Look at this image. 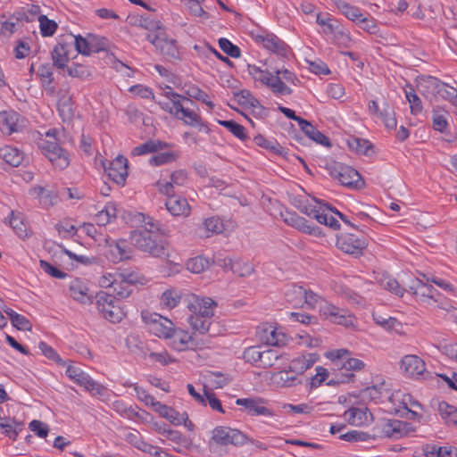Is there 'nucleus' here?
<instances>
[{"label":"nucleus","instance_id":"1","mask_svg":"<svg viewBox=\"0 0 457 457\" xmlns=\"http://www.w3.org/2000/svg\"><path fill=\"white\" fill-rule=\"evenodd\" d=\"M325 356L329 359L338 370L352 371L351 373H342L341 378H338L337 381L330 380L328 383V385L353 381L355 376L353 372L361 371L366 366L363 361L352 357L351 352L345 348L328 351L326 353Z\"/></svg>","mask_w":457,"mask_h":457},{"label":"nucleus","instance_id":"2","mask_svg":"<svg viewBox=\"0 0 457 457\" xmlns=\"http://www.w3.org/2000/svg\"><path fill=\"white\" fill-rule=\"evenodd\" d=\"M56 134V129L48 130L46 138L38 142V147L56 169L63 170L68 167L70 159L68 153L57 142Z\"/></svg>","mask_w":457,"mask_h":457},{"label":"nucleus","instance_id":"3","mask_svg":"<svg viewBox=\"0 0 457 457\" xmlns=\"http://www.w3.org/2000/svg\"><path fill=\"white\" fill-rule=\"evenodd\" d=\"M247 441V436L236 428L219 426L212 430V437L208 442V447L212 453H220V446L228 445H243Z\"/></svg>","mask_w":457,"mask_h":457},{"label":"nucleus","instance_id":"4","mask_svg":"<svg viewBox=\"0 0 457 457\" xmlns=\"http://www.w3.org/2000/svg\"><path fill=\"white\" fill-rule=\"evenodd\" d=\"M131 244L138 250L154 257L166 255V241L162 236L134 230L130 235Z\"/></svg>","mask_w":457,"mask_h":457},{"label":"nucleus","instance_id":"5","mask_svg":"<svg viewBox=\"0 0 457 457\" xmlns=\"http://www.w3.org/2000/svg\"><path fill=\"white\" fill-rule=\"evenodd\" d=\"M374 436L399 439L407 436L414 431L411 425L399 420L382 419L373 428Z\"/></svg>","mask_w":457,"mask_h":457},{"label":"nucleus","instance_id":"6","mask_svg":"<svg viewBox=\"0 0 457 457\" xmlns=\"http://www.w3.org/2000/svg\"><path fill=\"white\" fill-rule=\"evenodd\" d=\"M329 175L343 186L360 189L364 187V180L360 173L351 166L334 162L327 165Z\"/></svg>","mask_w":457,"mask_h":457},{"label":"nucleus","instance_id":"7","mask_svg":"<svg viewBox=\"0 0 457 457\" xmlns=\"http://www.w3.org/2000/svg\"><path fill=\"white\" fill-rule=\"evenodd\" d=\"M248 71L253 79L267 86L277 96H287L292 94V89L281 81L280 76H275L266 70H262L256 65H248Z\"/></svg>","mask_w":457,"mask_h":457},{"label":"nucleus","instance_id":"8","mask_svg":"<svg viewBox=\"0 0 457 457\" xmlns=\"http://www.w3.org/2000/svg\"><path fill=\"white\" fill-rule=\"evenodd\" d=\"M96 304L98 312L110 322L118 323L126 315L114 296L104 291H100L96 295Z\"/></svg>","mask_w":457,"mask_h":457},{"label":"nucleus","instance_id":"9","mask_svg":"<svg viewBox=\"0 0 457 457\" xmlns=\"http://www.w3.org/2000/svg\"><path fill=\"white\" fill-rule=\"evenodd\" d=\"M170 345L177 351H184L187 349H203L208 347L210 340L208 338H200L197 334L174 328L172 335L169 337Z\"/></svg>","mask_w":457,"mask_h":457},{"label":"nucleus","instance_id":"10","mask_svg":"<svg viewBox=\"0 0 457 457\" xmlns=\"http://www.w3.org/2000/svg\"><path fill=\"white\" fill-rule=\"evenodd\" d=\"M344 232L337 236V247L345 253L359 255L368 245L367 237L361 231Z\"/></svg>","mask_w":457,"mask_h":457},{"label":"nucleus","instance_id":"11","mask_svg":"<svg viewBox=\"0 0 457 457\" xmlns=\"http://www.w3.org/2000/svg\"><path fill=\"white\" fill-rule=\"evenodd\" d=\"M141 316L145 323L148 326L150 333L165 339H168L169 337L172 335L175 325L168 318L158 313H149L147 312H142Z\"/></svg>","mask_w":457,"mask_h":457},{"label":"nucleus","instance_id":"12","mask_svg":"<svg viewBox=\"0 0 457 457\" xmlns=\"http://www.w3.org/2000/svg\"><path fill=\"white\" fill-rule=\"evenodd\" d=\"M65 373L69 378L73 380L79 386H83L94 396H103L107 391L106 387L96 382L90 376L78 367L69 365Z\"/></svg>","mask_w":457,"mask_h":457},{"label":"nucleus","instance_id":"13","mask_svg":"<svg viewBox=\"0 0 457 457\" xmlns=\"http://www.w3.org/2000/svg\"><path fill=\"white\" fill-rule=\"evenodd\" d=\"M138 281V275L136 272L127 270L119 271V276H116V282L112 289L114 298L125 299L129 297Z\"/></svg>","mask_w":457,"mask_h":457},{"label":"nucleus","instance_id":"14","mask_svg":"<svg viewBox=\"0 0 457 457\" xmlns=\"http://www.w3.org/2000/svg\"><path fill=\"white\" fill-rule=\"evenodd\" d=\"M190 316L213 317L216 303L210 297H203L195 294L187 295L185 298Z\"/></svg>","mask_w":457,"mask_h":457},{"label":"nucleus","instance_id":"15","mask_svg":"<svg viewBox=\"0 0 457 457\" xmlns=\"http://www.w3.org/2000/svg\"><path fill=\"white\" fill-rule=\"evenodd\" d=\"M145 37L167 59H179V52L174 39L164 34L146 32Z\"/></svg>","mask_w":457,"mask_h":457},{"label":"nucleus","instance_id":"16","mask_svg":"<svg viewBox=\"0 0 457 457\" xmlns=\"http://www.w3.org/2000/svg\"><path fill=\"white\" fill-rule=\"evenodd\" d=\"M320 315L331 322L351 327L354 325L355 318L347 310L339 308L328 302H322L320 306Z\"/></svg>","mask_w":457,"mask_h":457},{"label":"nucleus","instance_id":"17","mask_svg":"<svg viewBox=\"0 0 457 457\" xmlns=\"http://www.w3.org/2000/svg\"><path fill=\"white\" fill-rule=\"evenodd\" d=\"M267 401L262 397L237 399L236 404L243 406L249 416L273 417L274 411L267 406Z\"/></svg>","mask_w":457,"mask_h":457},{"label":"nucleus","instance_id":"18","mask_svg":"<svg viewBox=\"0 0 457 457\" xmlns=\"http://www.w3.org/2000/svg\"><path fill=\"white\" fill-rule=\"evenodd\" d=\"M72 34L62 36L57 45L54 47L51 54L53 65L58 69L64 70L71 59V42Z\"/></svg>","mask_w":457,"mask_h":457},{"label":"nucleus","instance_id":"19","mask_svg":"<svg viewBox=\"0 0 457 457\" xmlns=\"http://www.w3.org/2000/svg\"><path fill=\"white\" fill-rule=\"evenodd\" d=\"M104 170L110 179L118 185H124L128 176V160L122 155H118L114 160L104 163Z\"/></svg>","mask_w":457,"mask_h":457},{"label":"nucleus","instance_id":"20","mask_svg":"<svg viewBox=\"0 0 457 457\" xmlns=\"http://www.w3.org/2000/svg\"><path fill=\"white\" fill-rule=\"evenodd\" d=\"M281 216L285 223L303 233L315 237L322 235L320 228L309 224L303 217L299 216L295 212L286 211L284 213H281Z\"/></svg>","mask_w":457,"mask_h":457},{"label":"nucleus","instance_id":"21","mask_svg":"<svg viewBox=\"0 0 457 457\" xmlns=\"http://www.w3.org/2000/svg\"><path fill=\"white\" fill-rule=\"evenodd\" d=\"M255 40L278 56L286 57L287 55L288 46L274 34H259L256 35Z\"/></svg>","mask_w":457,"mask_h":457},{"label":"nucleus","instance_id":"22","mask_svg":"<svg viewBox=\"0 0 457 457\" xmlns=\"http://www.w3.org/2000/svg\"><path fill=\"white\" fill-rule=\"evenodd\" d=\"M442 87V81L433 76H422L419 79L417 88L420 94L430 102L437 100L438 88Z\"/></svg>","mask_w":457,"mask_h":457},{"label":"nucleus","instance_id":"23","mask_svg":"<svg viewBox=\"0 0 457 457\" xmlns=\"http://www.w3.org/2000/svg\"><path fill=\"white\" fill-rule=\"evenodd\" d=\"M386 399L393 404L391 411L397 415L404 416L403 411L411 413L412 417L417 415V411L408 409V403L411 402V395L403 394L401 391H395L387 395Z\"/></svg>","mask_w":457,"mask_h":457},{"label":"nucleus","instance_id":"24","mask_svg":"<svg viewBox=\"0 0 457 457\" xmlns=\"http://www.w3.org/2000/svg\"><path fill=\"white\" fill-rule=\"evenodd\" d=\"M402 369L408 377L419 378L426 371V364L422 359L414 354H408L401 361Z\"/></svg>","mask_w":457,"mask_h":457},{"label":"nucleus","instance_id":"25","mask_svg":"<svg viewBox=\"0 0 457 457\" xmlns=\"http://www.w3.org/2000/svg\"><path fill=\"white\" fill-rule=\"evenodd\" d=\"M5 224L12 228L13 232L21 238L26 239L30 237L29 226L25 221L24 214L17 212L11 211L9 216L4 221Z\"/></svg>","mask_w":457,"mask_h":457},{"label":"nucleus","instance_id":"26","mask_svg":"<svg viewBox=\"0 0 457 457\" xmlns=\"http://www.w3.org/2000/svg\"><path fill=\"white\" fill-rule=\"evenodd\" d=\"M20 114L13 110L3 111L0 112V130L3 134L12 135L21 129L19 122Z\"/></svg>","mask_w":457,"mask_h":457},{"label":"nucleus","instance_id":"27","mask_svg":"<svg viewBox=\"0 0 457 457\" xmlns=\"http://www.w3.org/2000/svg\"><path fill=\"white\" fill-rule=\"evenodd\" d=\"M69 290L70 295L79 303L90 304L93 303V296L89 293L88 287L79 278H75L71 281Z\"/></svg>","mask_w":457,"mask_h":457},{"label":"nucleus","instance_id":"28","mask_svg":"<svg viewBox=\"0 0 457 457\" xmlns=\"http://www.w3.org/2000/svg\"><path fill=\"white\" fill-rule=\"evenodd\" d=\"M109 246V258L113 262L128 260L131 256V250L126 240H112L105 239Z\"/></svg>","mask_w":457,"mask_h":457},{"label":"nucleus","instance_id":"29","mask_svg":"<svg viewBox=\"0 0 457 457\" xmlns=\"http://www.w3.org/2000/svg\"><path fill=\"white\" fill-rule=\"evenodd\" d=\"M187 320L194 330L193 333L197 334L198 337L208 335L204 338H208L211 341V338L214 336V334L211 332L212 317L189 316Z\"/></svg>","mask_w":457,"mask_h":457},{"label":"nucleus","instance_id":"30","mask_svg":"<svg viewBox=\"0 0 457 457\" xmlns=\"http://www.w3.org/2000/svg\"><path fill=\"white\" fill-rule=\"evenodd\" d=\"M428 286V282H424L420 278H415L411 281L409 291L422 303L432 306V297L434 296L429 295Z\"/></svg>","mask_w":457,"mask_h":457},{"label":"nucleus","instance_id":"31","mask_svg":"<svg viewBox=\"0 0 457 457\" xmlns=\"http://www.w3.org/2000/svg\"><path fill=\"white\" fill-rule=\"evenodd\" d=\"M165 205L173 216H187L190 213V206L187 199L178 195L167 198Z\"/></svg>","mask_w":457,"mask_h":457},{"label":"nucleus","instance_id":"32","mask_svg":"<svg viewBox=\"0 0 457 457\" xmlns=\"http://www.w3.org/2000/svg\"><path fill=\"white\" fill-rule=\"evenodd\" d=\"M344 416L350 425L361 426L369 421V418H371L372 414L368 408L352 407L345 412Z\"/></svg>","mask_w":457,"mask_h":457},{"label":"nucleus","instance_id":"33","mask_svg":"<svg viewBox=\"0 0 457 457\" xmlns=\"http://www.w3.org/2000/svg\"><path fill=\"white\" fill-rule=\"evenodd\" d=\"M170 144L161 140H148L142 145L133 148V155H143L150 153H157L164 149L170 148Z\"/></svg>","mask_w":457,"mask_h":457},{"label":"nucleus","instance_id":"34","mask_svg":"<svg viewBox=\"0 0 457 457\" xmlns=\"http://www.w3.org/2000/svg\"><path fill=\"white\" fill-rule=\"evenodd\" d=\"M300 129L302 131L312 140L315 141L318 144H320L325 146H330L329 139L319 131L311 122L306 120H301L300 121Z\"/></svg>","mask_w":457,"mask_h":457},{"label":"nucleus","instance_id":"35","mask_svg":"<svg viewBox=\"0 0 457 457\" xmlns=\"http://www.w3.org/2000/svg\"><path fill=\"white\" fill-rule=\"evenodd\" d=\"M0 158L12 167H18L23 162L24 155L18 148L4 145L0 148Z\"/></svg>","mask_w":457,"mask_h":457},{"label":"nucleus","instance_id":"36","mask_svg":"<svg viewBox=\"0 0 457 457\" xmlns=\"http://www.w3.org/2000/svg\"><path fill=\"white\" fill-rule=\"evenodd\" d=\"M316 361V354L308 353L291 361L289 369L296 374H303L305 370L310 369Z\"/></svg>","mask_w":457,"mask_h":457},{"label":"nucleus","instance_id":"37","mask_svg":"<svg viewBox=\"0 0 457 457\" xmlns=\"http://www.w3.org/2000/svg\"><path fill=\"white\" fill-rule=\"evenodd\" d=\"M24 21L29 22L28 16L24 12H18L2 22L1 32L4 34H12L18 28L22 26Z\"/></svg>","mask_w":457,"mask_h":457},{"label":"nucleus","instance_id":"38","mask_svg":"<svg viewBox=\"0 0 457 457\" xmlns=\"http://www.w3.org/2000/svg\"><path fill=\"white\" fill-rule=\"evenodd\" d=\"M387 395L388 389L386 387L385 382L368 386L361 392L363 399H368L375 403L382 402L384 398H386Z\"/></svg>","mask_w":457,"mask_h":457},{"label":"nucleus","instance_id":"39","mask_svg":"<svg viewBox=\"0 0 457 457\" xmlns=\"http://www.w3.org/2000/svg\"><path fill=\"white\" fill-rule=\"evenodd\" d=\"M154 154H155L148 161L149 164L152 166L169 164L176 162L179 157V153L178 151L168 150V148Z\"/></svg>","mask_w":457,"mask_h":457},{"label":"nucleus","instance_id":"40","mask_svg":"<svg viewBox=\"0 0 457 457\" xmlns=\"http://www.w3.org/2000/svg\"><path fill=\"white\" fill-rule=\"evenodd\" d=\"M2 420L0 429L6 436L15 441L19 433L23 429V423L9 417H4Z\"/></svg>","mask_w":457,"mask_h":457},{"label":"nucleus","instance_id":"41","mask_svg":"<svg viewBox=\"0 0 457 457\" xmlns=\"http://www.w3.org/2000/svg\"><path fill=\"white\" fill-rule=\"evenodd\" d=\"M154 408L156 411L159 412V414L162 417L167 419L173 425L179 426V425L182 424L183 419L180 418L182 413H179L173 408L169 407L165 404H162L160 402L155 403V406Z\"/></svg>","mask_w":457,"mask_h":457},{"label":"nucleus","instance_id":"42","mask_svg":"<svg viewBox=\"0 0 457 457\" xmlns=\"http://www.w3.org/2000/svg\"><path fill=\"white\" fill-rule=\"evenodd\" d=\"M176 119L181 120L185 124L189 126H196L201 122V117L195 112L183 105V102L179 103Z\"/></svg>","mask_w":457,"mask_h":457},{"label":"nucleus","instance_id":"43","mask_svg":"<svg viewBox=\"0 0 457 457\" xmlns=\"http://www.w3.org/2000/svg\"><path fill=\"white\" fill-rule=\"evenodd\" d=\"M335 4L337 8L350 21L358 23L360 19L363 16L361 10L356 7L350 5L343 0H336Z\"/></svg>","mask_w":457,"mask_h":457},{"label":"nucleus","instance_id":"44","mask_svg":"<svg viewBox=\"0 0 457 457\" xmlns=\"http://www.w3.org/2000/svg\"><path fill=\"white\" fill-rule=\"evenodd\" d=\"M140 221L143 223L141 228L137 231L140 232H147L149 234H155L157 236H163L164 230L162 229L161 224L155 220L154 218L150 216H145L144 214H139Z\"/></svg>","mask_w":457,"mask_h":457},{"label":"nucleus","instance_id":"45","mask_svg":"<svg viewBox=\"0 0 457 457\" xmlns=\"http://www.w3.org/2000/svg\"><path fill=\"white\" fill-rule=\"evenodd\" d=\"M262 353V361L259 367L263 369L275 367L277 363L284 358V354L279 353L277 349L263 350Z\"/></svg>","mask_w":457,"mask_h":457},{"label":"nucleus","instance_id":"46","mask_svg":"<svg viewBox=\"0 0 457 457\" xmlns=\"http://www.w3.org/2000/svg\"><path fill=\"white\" fill-rule=\"evenodd\" d=\"M438 412L442 419L448 423L457 424V408L445 402L438 403Z\"/></svg>","mask_w":457,"mask_h":457},{"label":"nucleus","instance_id":"47","mask_svg":"<svg viewBox=\"0 0 457 457\" xmlns=\"http://www.w3.org/2000/svg\"><path fill=\"white\" fill-rule=\"evenodd\" d=\"M379 285L382 288L401 297L403 295L405 291L404 288L400 286L398 281L390 276H383L379 279Z\"/></svg>","mask_w":457,"mask_h":457},{"label":"nucleus","instance_id":"48","mask_svg":"<svg viewBox=\"0 0 457 457\" xmlns=\"http://www.w3.org/2000/svg\"><path fill=\"white\" fill-rule=\"evenodd\" d=\"M378 117L384 122L388 129H395L396 128L397 121L395 116V111L387 103L384 104Z\"/></svg>","mask_w":457,"mask_h":457},{"label":"nucleus","instance_id":"49","mask_svg":"<svg viewBox=\"0 0 457 457\" xmlns=\"http://www.w3.org/2000/svg\"><path fill=\"white\" fill-rule=\"evenodd\" d=\"M72 40L71 42V49L72 50V46H75V49L77 50L78 53L83 54V55H90L91 54V52H90V48L89 47H93L92 46V44H90L88 42V35L84 37L80 35L79 36H74L72 35Z\"/></svg>","mask_w":457,"mask_h":457},{"label":"nucleus","instance_id":"50","mask_svg":"<svg viewBox=\"0 0 457 457\" xmlns=\"http://www.w3.org/2000/svg\"><path fill=\"white\" fill-rule=\"evenodd\" d=\"M185 93L188 97L195 98L205 104L207 106H209L210 109H212L214 106L213 103L208 100L209 96L197 86H188L187 88L185 89Z\"/></svg>","mask_w":457,"mask_h":457},{"label":"nucleus","instance_id":"51","mask_svg":"<svg viewBox=\"0 0 457 457\" xmlns=\"http://www.w3.org/2000/svg\"><path fill=\"white\" fill-rule=\"evenodd\" d=\"M187 270L192 273L199 274L209 267V262L203 256H196L189 259L187 263Z\"/></svg>","mask_w":457,"mask_h":457},{"label":"nucleus","instance_id":"52","mask_svg":"<svg viewBox=\"0 0 457 457\" xmlns=\"http://www.w3.org/2000/svg\"><path fill=\"white\" fill-rule=\"evenodd\" d=\"M262 352L261 347L258 345L249 346L245 349L243 358L246 362L259 367V364L262 361Z\"/></svg>","mask_w":457,"mask_h":457},{"label":"nucleus","instance_id":"53","mask_svg":"<svg viewBox=\"0 0 457 457\" xmlns=\"http://www.w3.org/2000/svg\"><path fill=\"white\" fill-rule=\"evenodd\" d=\"M427 455L437 457H457V448L453 446L431 445L428 447Z\"/></svg>","mask_w":457,"mask_h":457},{"label":"nucleus","instance_id":"54","mask_svg":"<svg viewBox=\"0 0 457 457\" xmlns=\"http://www.w3.org/2000/svg\"><path fill=\"white\" fill-rule=\"evenodd\" d=\"M219 124L229 130L235 137L241 140H245L247 136L245 129L241 124L230 120H219Z\"/></svg>","mask_w":457,"mask_h":457},{"label":"nucleus","instance_id":"55","mask_svg":"<svg viewBox=\"0 0 457 457\" xmlns=\"http://www.w3.org/2000/svg\"><path fill=\"white\" fill-rule=\"evenodd\" d=\"M237 103L242 106L256 108L260 106L259 101L248 91L241 90L235 94Z\"/></svg>","mask_w":457,"mask_h":457},{"label":"nucleus","instance_id":"56","mask_svg":"<svg viewBox=\"0 0 457 457\" xmlns=\"http://www.w3.org/2000/svg\"><path fill=\"white\" fill-rule=\"evenodd\" d=\"M38 21L40 32L43 37L53 36L57 29V23L53 20H49L46 15H40Z\"/></svg>","mask_w":457,"mask_h":457},{"label":"nucleus","instance_id":"57","mask_svg":"<svg viewBox=\"0 0 457 457\" xmlns=\"http://www.w3.org/2000/svg\"><path fill=\"white\" fill-rule=\"evenodd\" d=\"M339 438L346 442H367L371 439V436L366 432L351 430L340 435Z\"/></svg>","mask_w":457,"mask_h":457},{"label":"nucleus","instance_id":"58","mask_svg":"<svg viewBox=\"0 0 457 457\" xmlns=\"http://www.w3.org/2000/svg\"><path fill=\"white\" fill-rule=\"evenodd\" d=\"M350 149L359 154H368V150L371 147V144L365 139L353 137L347 141Z\"/></svg>","mask_w":457,"mask_h":457},{"label":"nucleus","instance_id":"59","mask_svg":"<svg viewBox=\"0 0 457 457\" xmlns=\"http://www.w3.org/2000/svg\"><path fill=\"white\" fill-rule=\"evenodd\" d=\"M406 99L410 103L411 112L412 114L417 115L422 111L421 100L415 93L412 87H410V90H405Z\"/></svg>","mask_w":457,"mask_h":457},{"label":"nucleus","instance_id":"60","mask_svg":"<svg viewBox=\"0 0 457 457\" xmlns=\"http://www.w3.org/2000/svg\"><path fill=\"white\" fill-rule=\"evenodd\" d=\"M179 301L180 295L175 290H166L161 297L162 304L169 309L176 307Z\"/></svg>","mask_w":457,"mask_h":457},{"label":"nucleus","instance_id":"61","mask_svg":"<svg viewBox=\"0 0 457 457\" xmlns=\"http://www.w3.org/2000/svg\"><path fill=\"white\" fill-rule=\"evenodd\" d=\"M304 295H306V289L302 286H293L286 294L287 301L295 305L302 303Z\"/></svg>","mask_w":457,"mask_h":457},{"label":"nucleus","instance_id":"62","mask_svg":"<svg viewBox=\"0 0 457 457\" xmlns=\"http://www.w3.org/2000/svg\"><path fill=\"white\" fill-rule=\"evenodd\" d=\"M442 87L438 88L437 99H444L454 103L457 98V89L442 81Z\"/></svg>","mask_w":457,"mask_h":457},{"label":"nucleus","instance_id":"63","mask_svg":"<svg viewBox=\"0 0 457 457\" xmlns=\"http://www.w3.org/2000/svg\"><path fill=\"white\" fill-rule=\"evenodd\" d=\"M265 329V333H267L265 343L268 345L273 346H280L285 344V335L278 333L276 329L270 328Z\"/></svg>","mask_w":457,"mask_h":457},{"label":"nucleus","instance_id":"64","mask_svg":"<svg viewBox=\"0 0 457 457\" xmlns=\"http://www.w3.org/2000/svg\"><path fill=\"white\" fill-rule=\"evenodd\" d=\"M230 268L235 274H237L240 277L249 276L253 271V268L251 263L242 262L240 261L231 262Z\"/></svg>","mask_w":457,"mask_h":457}]
</instances>
